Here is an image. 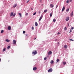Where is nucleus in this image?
<instances>
[{"label": "nucleus", "mask_w": 74, "mask_h": 74, "mask_svg": "<svg viewBox=\"0 0 74 74\" xmlns=\"http://www.w3.org/2000/svg\"><path fill=\"white\" fill-rule=\"evenodd\" d=\"M39 14H40V13H41V12L39 11Z\"/></svg>", "instance_id": "obj_45"}, {"label": "nucleus", "mask_w": 74, "mask_h": 74, "mask_svg": "<svg viewBox=\"0 0 74 74\" xmlns=\"http://www.w3.org/2000/svg\"><path fill=\"white\" fill-rule=\"evenodd\" d=\"M53 22H56V19L54 18L53 20Z\"/></svg>", "instance_id": "obj_19"}, {"label": "nucleus", "mask_w": 74, "mask_h": 74, "mask_svg": "<svg viewBox=\"0 0 74 74\" xmlns=\"http://www.w3.org/2000/svg\"><path fill=\"white\" fill-rule=\"evenodd\" d=\"M33 70H34V71H35L37 70V67H34L33 68Z\"/></svg>", "instance_id": "obj_9"}, {"label": "nucleus", "mask_w": 74, "mask_h": 74, "mask_svg": "<svg viewBox=\"0 0 74 74\" xmlns=\"http://www.w3.org/2000/svg\"><path fill=\"white\" fill-rule=\"evenodd\" d=\"M68 26L69 27V24H68Z\"/></svg>", "instance_id": "obj_46"}, {"label": "nucleus", "mask_w": 74, "mask_h": 74, "mask_svg": "<svg viewBox=\"0 0 74 74\" xmlns=\"http://www.w3.org/2000/svg\"><path fill=\"white\" fill-rule=\"evenodd\" d=\"M31 9L32 10H33V8H31Z\"/></svg>", "instance_id": "obj_42"}, {"label": "nucleus", "mask_w": 74, "mask_h": 74, "mask_svg": "<svg viewBox=\"0 0 74 74\" xmlns=\"http://www.w3.org/2000/svg\"><path fill=\"white\" fill-rule=\"evenodd\" d=\"M60 34V33L58 32V34Z\"/></svg>", "instance_id": "obj_44"}, {"label": "nucleus", "mask_w": 74, "mask_h": 74, "mask_svg": "<svg viewBox=\"0 0 74 74\" xmlns=\"http://www.w3.org/2000/svg\"><path fill=\"white\" fill-rule=\"evenodd\" d=\"M70 41H74V40L72 39H70Z\"/></svg>", "instance_id": "obj_37"}, {"label": "nucleus", "mask_w": 74, "mask_h": 74, "mask_svg": "<svg viewBox=\"0 0 74 74\" xmlns=\"http://www.w3.org/2000/svg\"><path fill=\"white\" fill-rule=\"evenodd\" d=\"M69 2H71L72 1H73V0H69Z\"/></svg>", "instance_id": "obj_32"}, {"label": "nucleus", "mask_w": 74, "mask_h": 74, "mask_svg": "<svg viewBox=\"0 0 74 74\" xmlns=\"http://www.w3.org/2000/svg\"><path fill=\"white\" fill-rule=\"evenodd\" d=\"M36 38H34V40H36Z\"/></svg>", "instance_id": "obj_47"}, {"label": "nucleus", "mask_w": 74, "mask_h": 74, "mask_svg": "<svg viewBox=\"0 0 74 74\" xmlns=\"http://www.w3.org/2000/svg\"><path fill=\"white\" fill-rule=\"evenodd\" d=\"M10 48V46H9L8 47V49H9V48Z\"/></svg>", "instance_id": "obj_35"}, {"label": "nucleus", "mask_w": 74, "mask_h": 74, "mask_svg": "<svg viewBox=\"0 0 74 74\" xmlns=\"http://www.w3.org/2000/svg\"><path fill=\"white\" fill-rule=\"evenodd\" d=\"M16 15V14L15 13H14V14L13 12H12L10 13V16H15Z\"/></svg>", "instance_id": "obj_1"}, {"label": "nucleus", "mask_w": 74, "mask_h": 74, "mask_svg": "<svg viewBox=\"0 0 74 74\" xmlns=\"http://www.w3.org/2000/svg\"><path fill=\"white\" fill-rule=\"evenodd\" d=\"M47 10H44V12L45 13L47 12Z\"/></svg>", "instance_id": "obj_26"}, {"label": "nucleus", "mask_w": 74, "mask_h": 74, "mask_svg": "<svg viewBox=\"0 0 74 74\" xmlns=\"http://www.w3.org/2000/svg\"><path fill=\"white\" fill-rule=\"evenodd\" d=\"M72 32V31L71 30H70V32H69V33H71V32Z\"/></svg>", "instance_id": "obj_36"}, {"label": "nucleus", "mask_w": 74, "mask_h": 74, "mask_svg": "<svg viewBox=\"0 0 74 74\" xmlns=\"http://www.w3.org/2000/svg\"><path fill=\"white\" fill-rule=\"evenodd\" d=\"M5 48H4L3 49V52H4V51H5Z\"/></svg>", "instance_id": "obj_27"}, {"label": "nucleus", "mask_w": 74, "mask_h": 74, "mask_svg": "<svg viewBox=\"0 0 74 74\" xmlns=\"http://www.w3.org/2000/svg\"><path fill=\"white\" fill-rule=\"evenodd\" d=\"M64 10H65V7L64 6L62 8V12H63V11H64Z\"/></svg>", "instance_id": "obj_11"}, {"label": "nucleus", "mask_w": 74, "mask_h": 74, "mask_svg": "<svg viewBox=\"0 0 74 74\" xmlns=\"http://www.w3.org/2000/svg\"><path fill=\"white\" fill-rule=\"evenodd\" d=\"M41 0H40V3H41Z\"/></svg>", "instance_id": "obj_40"}, {"label": "nucleus", "mask_w": 74, "mask_h": 74, "mask_svg": "<svg viewBox=\"0 0 74 74\" xmlns=\"http://www.w3.org/2000/svg\"><path fill=\"white\" fill-rule=\"evenodd\" d=\"M53 71L52 68L50 69L48 71V73H51Z\"/></svg>", "instance_id": "obj_2"}, {"label": "nucleus", "mask_w": 74, "mask_h": 74, "mask_svg": "<svg viewBox=\"0 0 74 74\" xmlns=\"http://www.w3.org/2000/svg\"><path fill=\"white\" fill-rule=\"evenodd\" d=\"M32 30H34V27H32Z\"/></svg>", "instance_id": "obj_38"}, {"label": "nucleus", "mask_w": 74, "mask_h": 74, "mask_svg": "<svg viewBox=\"0 0 74 74\" xmlns=\"http://www.w3.org/2000/svg\"><path fill=\"white\" fill-rule=\"evenodd\" d=\"M54 6V5L52 4H50V7H51V8H53V7Z\"/></svg>", "instance_id": "obj_7"}, {"label": "nucleus", "mask_w": 74, "mask_h": 74, "mask_svg": "<svg viewBox=\"0 0 74 74\" xmlns=\"http://www.w3.org/2000/svg\"><path fill=\"white\" fill-rule=\"evenodd\" d=\"M18 15H20V17H21L22 16V14H21V13H19L18 14Z\"/></svg>", "instance_id": "obj_18"}, {"label": "nucleus", "mask_w": 74, "mask_h": 74, "mask_svg": "<svg viewBox=\"0 0 74 74\" xmlns=\"http://www.w3.org/2000/svg\"><path fill=\"white\" fill-rule=\"evenodd\" d=\"M52 54V51H50L48 53V55H51Z\"/></svg>", "instance_id": "obj_10"}, {"label": "nucleus", "mask_w": 74, "mask_h": 74, "mask_svg": "<svg viewBox=\"0 0 74 74\" xmlns=\"http://www.w3.org/2000/svg\"><path fill=\"white\" fill-rule=\"evenodd\" d=\"M29 0L28 1H27V3H28L29 2Z\"/></svg>", "instance_id": "obj_39"}, {"label": "nucleus", "mask_w": 74, "mask_h": 74, "mask_svg": "<svg viewBox=\"0 0 74 74\" xmlns=\"http://www.w3.org/2000/svg\"><path fill=\"white\" fill-rule=\"evenodd\" d=\"M44 60H47V58L46 57L45 58H44Z\"/></svg>", "instance_id": "obj_29"}, {"label": "nucleus", "mask_w": 74, "mask_h": 74, "mask_svg": "<svg viewBox=\"0 0 74 74\" xmlns=\"http://www.w3.org/2000/svg\"><path fill=\"white\" fill-rule=\"evenodd\" d=\"M70 15L71 16H73V11H72V12L71 13Z\"/></svg>", "instance_id": "obj_12"}, {"label": "nucleus", "mask_w": 74, "mask_h": 74, "mask_svg": "<svg viewBox=\"0 0 74 74\" xmlns=\"http://www.w3.org/2000/svg\"><path fill=\"white\" fill-rule=\"evenodd\" d=\"M8 29L9 30H11V26H9L8 27Z\"/></svg>", "instance_id": "obj_8"}, {"label": "nucleus", "mask_w": 74, "mask_h": 74, "mask_svg": "<svg viewBox=\"0 0 74 74\" xmlns=\"http://www.w3.org/2000/svg\"><path fill=\"white\" fill-rule=\"evenodd\" d=\"M52 13H51L50 15V17H51L52 16Z\"/></svg>", "instance_id": "obj_22"}, {"label": "nucleus", "mask_w": 74, "mask_h": 74, "mask_svg": "<svg viewBox=\"0 0 74 74\" xmlns=\"http://www.w3.org/2000/svg\"><path fill=\"white\" fill-rule=\"evenodd\" d=\"M69 17H67L66 18V21H69Z\"/></svg>", "instance_id": "obj_5"}, {"label": "nucleus", "mask_w": 74, "mask_h": 74, "mask_svg": "<svg viewBox=\"0 0 74 74\" xmlns=\"http://www.w3.org/2000/svg\"><path fill=\"white\" fill-rule=\"evenodd\" d=\"M60 60L59 59H57L56 60L57 63H58V62H59Z\"/></svg>", "instance_id": "obj_20"}, {"label": "nucleus", "mask_w": 74, "mask_h": 74, "mask_svg": "<svg viewBox=\"0 0 74 74\" xmlns=\"http://www.w3.org/2000/svg\"><path fill=\"white\" fill-rule=\"evenodd\" d=\"M70 9L69 8L68 9H67L66 10V11L67 12H68L69 11V10Z\"/></svg>", "instance_id": "obj_24"}, {"label": "nucleus", "mask_w": 74, "mask_h": 74, "mask_svg": "<svg viewBox=\"0 0 74 74\" xmlns=\"http://www.w3.org/2000/svg\"><path fill=\"white\" fill-rule=\"evenodd\" d=\"M58 7V5H56V8H57V7Z\"/></svg>", "instance_id": "obj_43"}, {"label": "nucleus", "mask_w": 74, "mask_h": 74, "mask_svg": "<svg viewBox=\"0 0 74 74\" xmlns=\"http://www.w3.org/2000/svg\"><path fill=\"white\" fill-rule=\"evenodd\" d=\"M37 51H36L35 50L33 51V52H32V54H34V55H36L37 54Z\"/></svg>", "instance_id": "obj_4"}, {"label": "nucleus", "mask_w": 74, "mask_h": 74, "mask_svg": "<svg viewBox=\"0 0 74 74\" xmlns=\"http://www.w3.org/2000/svg\"><path fill=\"white\" fill-rule=\"evenodd\" d=\"M6 41V42H10V40H8V39H6L5 40Z\"/></svg>", "instance_id": "obj_15"}, {"label": "nucleus", "mask_w": 74, "mask_h": 74, "mask_svg": "<svg viewBox=\"0 0 74 74\" xmlns=\"http://www.w3.org/2000/svg\"><path fill=\"white\" fill-rule=\"evenodd\" d=\"M62 63H63V64H64V65L66 64V63L65 62H63Z\"/></svg>", "instance_id": "obj_21"}, {"label": "nucleus", "mask_w": 74, "mask_h": 74, "mask_svg": "<svg viewBox=\"0 0 74 74\" xmlns=\"http://www.w3.org/2000/svg\"><path fill=\"white\" fill-rule=\"evenodd\" d=\"M64 30H65V31H66V30H67V28H66V27H65Z\"/></svg>", "instance_id": "obj_25"}, {"label": "nucleus", "mask_w": 74, "mask_h": 74, "mask_svg": "<svg viewBox=\"0 0 74 74\" xmlns=\"http://www.w3.org/2000/svg\"><path fill=\"white\" fill-rule=\"evenodd\" d=\"M25 15H26V16H27V15H28V13H26V14H25Z\"/></svg>", "instance_id": "obj_33"}, {"label": "nucleus", "mask_w": 74, "mask_h": 74, "mask_svg": "<svg viewBox=\"0 0 74 74\" xmlns=\"http://www.w3.org/2000/svg\"><path fill=\"white\" fill-rule=\"evenodd\" d=\"M69 3V0H67L66 1V3Z\"/></svg>", "instance_id": "obj_30"}, {"label": "nucleus", "mask_w": 74, "mask_h": 74, "mask_svg": "<svg viewBox=\"0 0 74 74\" xmlns=\"http://www.w3.org/2000/svg\"><path fill=\"white\" fill-rule=\"evenodd\" d=\"M64 47L66 49L67 48V45H65L64 46Z\"/></svg>", "instance_id": "obj_16"}, {"label": "nucleus", "mask_w": 74, "mask_h": 74, "mask_svg": "<svg viewBox=\"0 0 74 74\" xmlns=\"http://www.w3.org/2000/svg\"><path fill=\"white\" fill-rule=\"evenodd\" d=\"M4 33V30H2L1 31V33Z\"/></svg>", "instance_id": "obj_23"}, {"label": "nucleus", "mask_w": 74, "mask_h": 74, "mask_svg": "<svg viewBox=\"0 0 74 74\" xmlns=\"http://www.w3.org/2000/svg\"><path fill=\"white\" fill-rule=\"evenodd\" d=\"M1 62V59L0 58V62Z\"/></svg>", "instance_id": "obj_48"}, {"label": "nucleus", "mask_w": 74, "mask_h": 74, "mask_svg": "<svg viewBox=\"0 0 74 74\" xmlns=\"http://www.w3.org/2000/svg\"><path fill=\"white\" fill-rule=\"evenodd\" d=\"M17 5L16 4H15L13 6V7H14V8H15V7H16V6H17Z\"/></svg>", "instance_id": "obj_17"}, {"label": "nucleus", "mask_w": 74, "mask_h": 74, "mask_svg": "<svg viewBox=\"0 0 74 74\" xmlns=\"http://www.w3.org/2000/svg\"><path fill=\"white\" fill-rule=\"evenodd\" d=\"M25 33H26V32H25V31H23V34H25Z\"/></svg>", "instance_id": "obj_31"}, {"label": "nucleus", "mask_w": 74, "mask_h": 74, "mask_svg": "<svg viewBox=\"0 0 74 74\" xmlns=\"http://www.w3.org/2000/svg\"><path fill=\"white\" fill-rule=\"evenodd\" d=\"M54 62V61L53 60H51V61L50 62V63H51V64H53Z\"/></svg>", "instance_id": "obj_13"}, {"label": "nucleus", "mask_w": 74, "mask_h": 74, "mask_svg": "<svg viewBox=\"0 0 74 74\" xmlns=\"http://www.w3.org/2000/svg\"><path fill=\"white\" fill-rule=\"evenodd\" d=\"M13 44H16V42L15 40H13Z\"/></svg>", "instance_id": "obj_3"}, {"label": "nucleus", "mask_w": 74, "mask_h": 74, "mask_svg": "<svg viewBox=\"0 0 74 74\" xmlns=\"http://www.w3.org/2000/svg\"><path fill=\"white\" fill-rule=\"evenodd\" d=\"M36 14V12H35V13L33 14V15H35Z\"/></svg>", "instance_id": "obj_28"}, {"label": "nucleus", "mask_w": 74, "mask_h": 74, "mask_svg": "<svg viewBox=\"0 0 74 74\" xmlns=\"http://www.w3.org/2000/svg\"><path fill=\"white\" fill-rule=\"evenodd\" d=\"M25 36H28L27 34H26Z\"/></svg>", "instance_id": "obj_41"}, {"label": "nucleus", "mask_w": 74, "mask_h": 74, "mask_svg": "<svg viewBox=\"0 0 74 74\" xmlns=\"http://www.w3.org/2000/svg\"><path fill=\"white\" fill-rule=\"evenodd\" d=\"M35 25L36 26H38V23H37L36 22H35Z\"/></svg>", "instance_id": "obj_14"}, {"label": "nucleus", "mask_w": 74, "mask_h": 74, "mask_svg": "<svg viewBox=\"0 0 74 74\" xmlns=\"http://www.w3.org/2000/svg\"><path fill=\"white\" fill-rule=\"evenodd\" d=\"M71 30H73V29H74V27H71Z\"/></svg>", "instance_id": "obj_34"}, {"label": "nucleus", "mask_w": 74, "mask_h": 74, "mask_svg": "<svg viewBox=\"0 0 74 74\" xmlns=\"http://www.w3.org/2000/svg\"><path fill=\"white\" fill-rule=\"evenodd\" d=\"M42 17H43V16H42V15L41 16L39 19V21H40L41 20V19H42Z\"/></svg>", "instance_id": "obj_6"}]
</instances>
